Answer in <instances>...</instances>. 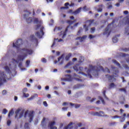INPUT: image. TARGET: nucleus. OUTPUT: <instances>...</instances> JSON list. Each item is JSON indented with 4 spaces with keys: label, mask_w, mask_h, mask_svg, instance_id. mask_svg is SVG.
I'll return each instance as SVG.
<instances>
[{
    "label": "nucleus",
    "mask_w": 129,
    "mask_h": 129,
    "mask_svg": "<svg viewBox=\"0 0 129 129\" xmlns=\"http://www.w3.org/2000/svg\"><path fill=\"white\" fill-rule=\"evenodd\" d=\"M114 20L111 22L110 24L108 25V27L105 29V31L103 33V35H107V37H109L110 33H111V31H109V28H108L110 25H113L114 24Z\"/></svg>",
    "instance_id": "6e6552de"
},
{
    "label": "nucleus",
    "mask_w": 129,
    "mask_h": 129,
    "mask_svg": "<svg viewBox=\"0 0 129 129\" xmlns=\"http://www.w3.org/2000/svg\"><path fill=\"white\" fill-rule=\"evenodd\" d=\"M24 127L26 129H30V127L29 126V124L28 123H25L24 125Z\"/></svg>",
    "instance_id": "f704fd0d"
},
{
    "label": "nucleus",
    "mask_w": 129,
    "mask_h": 129,
    "mask_svg": "<svg viewBox=\"0 0 129 129\" xmlns=\"http://www.w3.org/2000/svg\"><path fill=\"white\" fill-rule=\"evenodd\" d=\"M125 120V118L123 117L122 119L120 120V122H123V121Z\"/></svg>",
    "instance_id": "4d7b16f0"
},
{
    "label": "nucleus",
    "mask_w": 129,
    "mask_h": 129,
    "mask_svg": "<svg viewBox=\"0 0 129 129\" xmlns=\"http://www.w3.org/2000/svg\"><path fill=\"white\" fill-rule=\"evenodd\" d=\"M53 125H55V121L49 123L48 126L50 129H57V127L53 126Z\"/></svg>",
    "instance_id": "9b49d317"
},
{
    "label": "nucleus",
    "mask_w": 129,
    "mask_h": 129,
    "mask_svg": "<svg viewBox=\"0 0 129 129\" xmlns=\"http://www.w3.org/2000/svg\"><path fill=\"white\" fill-rule=\"evenodd\" d=\"M112 69L113 73H114V74H115L116 75V74H117L119 72L118 69L115 67H113L112 68Z\"/></svg>",
    "instance_id": "dca6fc26"
},
{
    "label": "nucleus",
    "mask_w": 129,
    "mask_h": 129,
    "mask_svg": "<svg viewBox=\"0 0 129 129\" xmlns=\"http://www.w3.org/2000/svg\"><path fill=\"white\" fill-rule=\"evenodd\" d=\"M7 84L6 81H0V87L1 86H4V85H5Z\"/></svg>",
    "instance_id": "bb28decb"
},
{
    "label": "nucleus",
    "mask_w": 129,
    "mask_h": 129,
    "mask_svg": "<svg viewBox=\"0 0 129 129\" xmlns=\"http://www.w3.org/2000/svg\"><path fill=\"white\" fill-rule=\"evenodd\" d=\"M72 126V122H71L68 126H65L64 129H71Z\"/></svg>",
    "instance_id": "4be33fe9"
},
{
    "label": "nucleus",
    "mask_w": 129,
    "mask_h": 129,
    "mask_svg": "<svg viewBox=\"0 0 129 129\" xmlns=\"http://www.w3.org/2000/svg\"><path fill=\"white\" fill-rule=\"evenodd\" d=\"M56 53L57 56H59V55H60V51H56Z\"/></svg>",
    "instance_id": "69168bd1"
},
{
    "label": "nucleus",
    "mask_w": 129,
    "mask_h": 129,
    "mask_svg": "<svg viewBox=\"0 0 129 129\" xmlns=\"http://www.w3.org/2000/svg\"><path fill=\"white\" fill-rule=\"evenodd\" d=\"M18 66L20 68H22V67L23 66V62H19Z\"/></svg>",
    "instance_id": "09e8293b"
},
{
    "label": "nucleus",
    "mask_w": 129,
    "mask_h": 129,
    "mask_svg": "<svg viewBox=\"0 0 129 129\" xmlns=\"http://www.w3.org/2000/svg\"><path fill=\"white\" fill-rule=\"evenodd\" d=\"M41 61L43 63H46L47 62V59H46L45 58H43Z\"/></svg>",
    "instance_id": "49530a36"
},
{
    "label": "nucleus",
    "mask_w": 129,
    "mask_h": 129,
    "mask_svg": "<svg viewBox=\"0 0 129 129\" xmlns=\"http://www.w3.org/2000/svg\"><path fill=\"white\" fill-rule=\"evenodd\" d=\"M87 38V35H84L82 37H78L76 38V40H80L79 41H77L76 43V46H79V45H80V43H82V42H84L85 40V39H86Z\"/></svg>",
    "instance_id": "0eeeda50"
},
{
    "label": "nucleus",
    "mask_w": 129,
    "mask_h": 129,
    "mask_svg": "<svg viewBox=\"0 0 129 129\" xmlns=\"http://www.w3.org/2000/svg\"><path fill=\"white\" fill-rule=\"evenodd\" d=\"M0 81H7V76L5 74H3L0 77Z\"/></svg>",
    "instance_id": "f8f14e48"
},
{
    "label": "nucleus",
    "mask_w": 129,
    "mask_h": 129,
    "mask_svg": "<svg viewBox=\"0 0 129 129\" xmlns=\"http://www.w3.org/2000/svg\"><path fill=\"white\" fill-rule=\"evenodd\" d=\"M7 93H8V91H7V90H4L2 91L3 95H7Z\"/></svg>",
    "instance_id": "72a5a7b5"
},
{
    "label": "nucleus",
    "mask_w": 129,
    "mask_h": 129,
    "mask_svg": "<svg viewBox=\"0 0 129 129\" xmlns=\"http://www.w3.org/2000/svg\"><path fill=\"white\" fill-rule=\"evenodd\" d=\"M112 61L113 62V63H114V64H115L116 65H117V66H118V67H120V64L118 62H117L116 60L112 59Z\"/></svg>",
    "instance_id": "412c9836"
},
{
    "label": "nucleus",
    "mask_w": 129,
    "mask_h": 129,
    "mask_svg": "<svg viewBox=\"0 0 129 129\" xmlns=\"http://www.w3.org/2000/svg\"><path fill=\"white\" fill-rule=\"evenodd\" d=\"M35 98V96H31L29 98H28V100L30 101V100H32V99H34Z\"/></svg>",
    "instance_id": "4c0bfd02"
},
{
    "label": "nucleus",
    "mask_w": 129,
    "mask_h": 129,
    "mask_svg": "<svg viewBox=\"0 0 129 129\" xmlns=\"http://www.w3.org/2000/svg\"><path fill=\"white\" fill-rule=\"evenodd\" d=\"M68 108L63 107V108H62V110H63V111H65L67 110Z\"/></svg>",
    "instance_id": "bf43d9fd"
},
{
    "label": "nucleus",
    "mask_w": 129,
    "mask_h": 129,
    "mask_svg": "<svg viewBox=\"0 0 129 129\" xmlns=\"http://www.w3.org/2000/svg\"><path fill=\"white\" fill-rule=\"evenodd\" d=\"M75 21H72L71 20H67L66 23L69 24V25H72Z\"/></svg>",
    "instance_id": "c85d7f7f"
},
{
    "label": "nucleus",
    "mask_w": 129,
    "mask_h": 129,
    "mask_svg": "<svg viewBox=\"0 0 129 129\" xmlns=\"http://www.w3.org/2000/svg\"><path fill=\"white\" fill-rule=\"evenodd\" d=\"M121 51H123V52H128L129 51V48H121Z\"/></svg>",
    "instance_id": "c756f323"
},
{
    "label": "nucleus",
    "mask_w": 129,
    "mask_h": 129,
    "mask_svg": "<svg viewBox=\"0 0 129 129\" xmlns=\"http://www.w3.org/2000/svg\"><path fill=\"white\" fill-rule=\"evenodd\" d=\"M65 9H69V7H62L60 8V10H65Z\"/></svg>",
    "instance_id": "864d4df0"
},
{
    "label": "nucleus",
    "mask_w": 129,
    "mask_h": 129,
    "mask_svg": "<svg viewBox=\"0 0 129 129\" xmlns=\"http://www.w3.org/2000/svg\"><path fill=\"white\" fill-rule=\"evenodd\" d=\"M75 108H79L80 107V105L79 104H75Z\"/></svg>",
    "instance_id": "8fccbe9b"
},
{
    "label": "nucleus",
    "mask_w": 129,
    "mask_h": 129,
    "mask_svg": "<svg viewBox=\"0 0 129 129\" xmlns=\"http://www.w3.org/2000/svg\"><path fill=\"white\" fill-rule=\"evenodd\" d=\"M34 22L36 24H39V25H36V28L35 30L36 31H37V30H39L40 29V32H37L35 33L36 36L38 37L39 39H41L43 36H44V26H42L41 25V21H39V19L38 18H34Z\"/></svg>",
    "instance_id": "7ed1b4c3"
},
{
    "label": "nucleus",
    "mask_w": 129,
    "mask_h": 129,
    "mask_svg": "<svg viewBox=\"0 0 129 129\" xmlns=\"http://www.w3.org/2000/svg\"><path fill=\"white\" fill-rule=\"evenodd\" d=\"M63 57H64V54H61V56L58 58V61L54 60V64H57V63H58V62L60 61V59H62V58H63Z\"/></svg>",
    "instance_id": "6ab92c4d"
},
{
    "label": "nucleus",
    "mask_w": 129,
    "mask_h": 129,
    "mask_svg": "<svg viewBox=\"0 0 129 129\" xmlns=\"http://www.w3.org/2000/svg\"><path fill=\"white\" fill-rule=\"evenodd\" d=\"M90 69H88L87 71L86 74H84V73L80 72L83 71V68L82 67H80L79 64H77L75 67H74V70L76 71V72H78L79 71V74H82L84 75V76H86V77H89V78H92V76L91 75L90 73L93 72V75L95 77H98V72L102 70V71H104V69L103 67L101 66H93L92 65L90 66Z\"/></svg>",
    "instance_id": "f257e3e1"
},
{
    "label": "nucleus",
    "mask_w": 129,
    "mask_h": 129,
    "mask_svg": "<svg viewBox=\"0 0 129 129\" xmlns=\"http://www.w3.org/2000/svg\"><path fill=\"white\" fill-rule=\"evenodd\" d=\"M126 61L129 64V57L126 59Z\"/></svg>",
    "instance_id": "774afa93"
},
{
    "label": "nucleus",
    "mask_w": 129,
    "mask_h": 129,
    "mask_svg": "<svg viewBox=\"0 0 129 129\" xmlns=\"http://www.w3.org/2000/svg\"><path fill=\"white\" fill-rule=\"evenodd\" d=\"M95 31V27H93L91 28V32L93 33Z\"/></svg>",
    "instance_id": "79ce46f5"
},
{
    "label": "nucleus",
    "mask_w": 129,
    "mask_h": 129,
    "mask_svg": "<svg viewBox=\"0 0 129 129\" xmlns=\"http://www.w3.org/2000/svg\"><path fill=\"white\" fill-rule=\"evenodd\" d=\"M70 28V25H69L66 28L65 31L63 32V36H62V39H64L65 37H66V35L67 34V32H68V29Z\"/></svg>",
    "instance_id": "ddd939ff"
},
{
    "label": "nucleus",
    "mask_w": 129,
    "mask_h": 129,
    "mask_svg": "<svg viewBox=\"0 0 129 129\" xmlns=\"http://www.w3.org/2000/svg\"><path fill=\"white\" fill-rule=\"evenodd\" d=\"M89 23H90L89 25H91L93 22H94V20H89L87 21Z\"/></svg>",
    "instance_id": "ea45409f"
},
{
    "label": "nucleus",
    "mask_w": 129,
    "mask_h": 129,
    "mask_svg": "<svg viewBox=\"0 0 129 129\" xmlns=\"http://www.w3.org/2000/svg\"><path fill=\"white\" fill-rule=\"evenodd\" d=\"M112 118L115 119L116 118H119V116L117 115H115V116L112 117ZM119 118H120V117H119Z\"/></svg>",
    "instance_id": "de8ad7c7"
},
{
    "label": "nucleus",
    "mask_w": 129,
    "mask_h": 129,
    "mask_svg": "<svg viewBox=\"0 0 129 129\" xmlns=\"http://www.w3.org/2000/svg\"><path fill=\"white\" fill-rule=\"evenodd\" d=\"M112 8V5H109L107 9H111Z\"/></svg>",
    "instance_id": "338daca9"
},
{
    "label": "nucleus",
    "mask_w": 129,
    "mask_h": 129,
    "mask_svg": "<svg viewBox=\"0 0 129 129\" xmlns=\"http://www.w3.org/2000/svg\"><path fill=\"white\" fill-rule=\"evenodd\" d=\"M82 8L81 7L78 8L77 10H76L75 12H74L73 14L74 15H78L81 12V10Z\"/></svg>",
    "instance_id": "f3484780"
},
{
    "label": "nucleus",
    "mask_w": 129,
    "mask_h": 129,
    "mask_svg": "<svg viewBox=\"0 0 129 129\" xmlns=\"http://www.w3.org/2000/svg\"><path fill=\"white\" fill-rule=\"evenodd\" d=\"M82 30H83V29L82 27L80 28V29L78 31V33H77L78 36H79V35H80V34H81V32H82Z\"/></svg>",
    "instance_id": "2f4dec72"
},
{
    "label": "nucleus",
    "mask_w": 129,
    "mask_h": 129,
    "mask_svg": "<svg viewBox=\"0 0 129 129\" xmlns=\"http://www.w3.org/2000/svg\"><path fill=\"white\" fill-rule=\"evenodd\" d=\"M29 96H30V95L29 94V93H24L23 94V97H24L25 98H27Z\"/></svg>",
    "instance_id": "a878e982"
},
{
    "label": "nucleus",
    "mask_w": 129,
    "mask_h": 129,
    "mask_svg": "<svg viewBox=\"0 0 129 129\" xmlns=\"http://www.w3.org/2000/svg\"><path fill=\"white\" fill-rule=\"evenodd\" d=\"M28 91V89L27 88H25L23 89L22 90V93H26Z\"/></svg>",
    "instance_id": "e433bc0d"
},
{
    "label": "nucleus",
    "mask_w": 129,
    "mask_h": 129,
    "mask_svg": "<svg viewBox=\"0 0 129 129\" xmlns=\"http://www.w3.org/2000/svg\"><path fill=\"white\" fill-rule=\"evenodd\" d=\"M122 55L123 57H125V56H129V54H126L125 53H122Z\"/></svg>",
    "instance_id": "052dcab7"
},
{
    "label": "nucleus",
    "mask_w": 129,
    "mask_h": 129,
    "mask_svg": "<svg viewBox=\"0 0 129 129\" xmlns=\"http://www.w3.org/2000/svg\"><path fill=\"white\" fill-rule=\"evenodd\" d=\"M83 11H85V12H86L87 11H89V10H90V9L87 8V7L86 6H84L83 8Z\"/></svg>",
    "instance_id": "7c9ffc66"
},
{
    "label": "nucleus",
    "mask_w": 129,
    "mask_h": 129,
    "mask_svg": "<svg viewBox=\"0 0 129 129\" xmlns=\"http://www.w3.org/2000/svg\"><path fill=\"white\" fill-rule=\"evenodd\" d=\"M123 67H124V68H126V69H129L128 66L126 64H123Z\"/></svg>",
    "instance_id": "a18cd8bd"
},
{
    "label": "nucleus",
    "mask_w": 129,
    "mask_h": 129,
    "mask_svg": "<svg viewBox=\"0 0 129 129\" xmlns=\"http://www.w3.org/2000/svg\"><path fill=\"white\" fill-rule=\"evenodd\" d=\"M106 77L108 79L109 81H115L114 76H110L109 75H106Z\"/></svg>",
    "instance_id": "9d476101"
},
{
    "label": "nucleus",
    "mask_w": 129,
    "mask_h": 129,
    "mask_svg": "<svg viewBox=\"0 0 129 129\" xmlns=\"http://www.w3.org/2000/svg\"><path fill=\"white\" fill-rule=\"evenodd\" d=\"M93 115L98 116H104L105 117H108V115L104 114V113L102 111H100L99 112L93 113Z\"/></svg>",
    "instance_id": "1a4fd4ad"
},
{
    "label": "nucleus",
    "mask_w": 129,
    "mask_h": 129,
    "mask_svg": "<svg viewBox=\"0 0 129 129\" xmlns=\"http://www.w3.org/2000/svg\"><path fill=\"white\" fill-rule=\"evenodd\" d=\"M11 123H12V121H11V120H8L7 121V125H8V126H10V125H11Z\"/></svg>",
    "instance_id": "a19ab883"
},
{
    "label": "nucleus",
    "mask_w": 129,
    "mask_h": 129,
    "mask_svg": "<svg viewBox=\"0 0 129 129\" xmlns=\"http://www.w3.org/2000/svg\"><path fill=\"white\" fill-rule=\"evenodd\" d=\"M84 29L85 32H87V31H88V26H87L86 25H84Z\"/></svg>",
    "instance_id": "473e14b6"
},
{
    "label": "nucleus",
    "mask_w": 129,
    "mask_h": 129,
    "mask_svg": "<svg viewBox=\"0 0 129 129\" xmlns=\"http://www.w3.org/2000/svg\"><path fill=\"white\" fill-rule=\"evenodd\" d=\"M46 118H43L42 119V121H41V125L42 126H44V125H45L46 124Z\"/></svg>",
    "instance_id": "5701e85b"
},
{
    "label": "nucleus",
    "mask_w": 129,
    "mask_h": 129,
    "mask_svg": "<svg viewBox=\"0 0 129 129\" xmlns=\"http://www.w3.org/2000/svg\"><path fill=\"white\" fill-rule=\"evenodd\" d=\"M43 105H44V106H48V104L47 103V102L46 101H44L43 102Z\"/></svg>",
    "instance_id": "603ef678"
},
{
    "label": "nucleus",
    "mask_w": 129,
    "mask_h": 129,
    "mask_svg": "<svg viewBox=\"0 0 129 129\" xmlns=\"http://www.w3.org/2000/svg\"><path fill=\"white\" fill-rule=\"evenodd\" d=\"M117 37H116V36H115L112 38V41L113 43H117Z\"/></svg>",
    "instance_id": "cd10ccee"
},
{
    "label": "nucleus",
    "mask_w": 129,
    "mask_h": 129,
    "mask_svg": "<svg viewBox=\"0 0 129 129\" xmlns=\"http://www.w3.org/2000/svg\"><path fill=\"white\" fill-rule=\"evenodd\" d=\"M21 45H23V40L22 39H19L15 43H13V46L14 48H16V49H19Z\"/></svg>",
    "instance_id": "423d86ee"
},
{
    "label": "nucleus",
    "mask_w": 129,
    "mask_h": 129,
    "mask_svg": "<svg viewBox=\"0 0 129 129\" xmlns=\"http://www.w3.org/2000/svg\"><path fill=\"white\" fill-rule=\"evenodd\" d=\"M26 22L28 24H31L33 22V18L32 17H29L26 19Z\"/></svg>",
    "instance_id": "a211bd4d"
},
{
    "label": "nucleus",
    "mask_w": 129,
    "mask_h": 129,
    "mask_svg": "<svg viewBox=\"0 0 129 129\" xmlns=\"http://www.w3.org/2000/svg\"><path fill=\"white\" fill-rule=\"evenodd\" d=\"M89 37L90 39H93V38H94V36H93V35H91V34L89 35Z\"/></svg>",
    "instance_id": "13d9d810"
},
{
    "label": "nucleus",
    "mask_w": 129,
    "mask_h": 129,
    "mask_svg": "<svg viewBox=\"0 0 129 129\" xmlns=\"http://www.w3.org/2000/svg\"><path fill=\"white\" fill-rule=\"evenodd\" d=\"M13 114H14V110H13V109H12V110L10 111V112H9V114H8V117H11V116H12V115H13Z\"/></svg>",
    "instance_id": "393cba45"
},
{
    "label": "nucleus",
    "mask_w": 129,
    "mask_h": 129,
    "mask_svg": "<svg viewBox=\"0 0 129 129\" xmlns=\"http://www.w3.org/2000/svg\"><path fill=\"white\" fill-rule=\"evenodd\" d=\"M119 91H121V92H124L125 93V89H119Z\"/></svg>",
    "instance_id": "c03bdc74"
},
{
    "label": "nucleus",
    "mask_w": 129,
    "mask_h": 129,
    "mask_svg": "<svg viewBox=\"0 0 129 129\" xmlns=\"http://www.w3.org/2000/svg\"><path fill=\"white\" fill-rule=\"evenodd\" d=\"M99 98L100 100H101V101L102 102V103L104 104V101L103 100V99H102V98H101V97H99Z\"/></svg>",
    "instance_id": "3c124183"
},
{
    "label": "nucleus",
    "mask_w": 129,
    "mask_h": 129,
    "mask_svg": "<svg viewBox=\"0 0 129 129\" xmlns=\"http://www.w3.org/2000/svg\"><path fill=\"white\" fill-rule=\"evenodd\" d=\"M72 56V54L71 53H69L66 56V60L67 61H69V60L70 59V57Z\"/></svg>",
    "instance_id": "aec40b11"
},
{
    "label": "nucleus",
    "mask_w": 129,
    "mask_h": 129,
    "mask_svg": "<svg viewBox=\"0 0 129 129\" xmlns=\"http://www.w3.org/2000/svg\"><path fill=\"white\" fill-rule=\"evenodd\" d=\"M70 65H71V63L70 62L68 63L66 65V68H67L69 67V66H70Z\"/></svg>",
    "instance_id": "5fc2aeb1"
},
{
    "label": "nucleus",
    "mask_w": 129,
    "mask_h": 129,
    "mask_svg": "<svg viewBox=\"0 0 129 129\" xmlns=\"http://www.w3.org/2000/svg\"><path fill=\"white\" fill-rule=\"evenodd\" d=\"M30 63H31V61L30 60H28L26 61V64L27 67H29V66L30 65Z\"/></svg>",
    "instance_id": "58836bf2"
},
{
    "label": "nucleus",
    "mask_w": 129,
    "mask_h": 129,
    "mask_svg": "<svg viewBox=\"0 0 129 129\" xmlns=\"http://www.w3.org/2000/svg\"><path fill=\"white\" fill-rule=\"evenodd\" d=\"M103 7H104V5L101 4L100 5L98 6V9H97V11L98 12H102V9H103Z\"/></svg>",
    "instance_id": "4468645a"
},
{
    "label": "nucleus",
    "mask_w": 129,
    "mask_h": 129,
    "mask_svg": "<svg viewBox=\"0 0 129 129\" xmlns=\"http://www.w3.org/2000/svg\"><path fill=\"white\" fill-rule=\"evenodd\" d=\"M103 95H104L105 98H106V99H107V98L106 96H105V91H104L103 92Z\"/></svg>",
    "instance_id": "680f3d73"
},
{
    "label": "nucleus",
    "mask_w": 129,
    "mask_h": 129,
    "mask_svg": "<svg viewBox=\"0 0 129 129\" xmlns=\"http://www.w3.org/2000/svg\"><path fill=\"white\" fill-rule=\"evenodd\" d=\"M30 39L31 41H35V42H38V39L35 37V35H34V34L31 35L30 36Z\"/></svg>",
    "instance_id": "2eb2a0df"
},
{
    "label": "nucleus",
    "mask_w": 129,
    "mask_h": 129,
    "mask_svg": "<svg viewBox=\"0 0 129 129\" xmlns=\"http://www.w3.org/2000/svg\"><path fill=\"white\" fill-rule=\"evenodd\" d=\"M66 78H61V81H72L73 79L76 80L77 81H82V80L79 79L80 77L78 76V75H76V74H74V76L75 78H72V76L71 75H64Z\"/></svg>",
    "instance_id": "39448f33"
},
{
    "label": "nucleus",
    "mask_w": 129,
    "mask_h": 129,
    "mask_svg": "<svg viewBox=\"0 0 129 129\" xmlns=\"http://www.w3.org/2000/svg\"><path fill=\"white\" fill-rule=\"evenodd\" d=\"M21 51H24L26 52L25 53H24V55H19L18 56V61H17V63L18 62H20V61H23L25 59V58L28 56V55H32L33 54V53H34V50L32 49H28V48H22L21 49Z\"/></svg>",
    "instance_id": "20e7f679"
},
{
    "label": "nucleus",
    "mask_w": 129,
    "mask_h": 129,
    "mask_svg": "<svg viewBox=\"0 0 129 129\" xmlns=\"http://www.w3.org/2000/svg\"><path fill=\"white\" fill-rule=\"evenodd\" d=\"M5 69L6 72H8V73H11V70H10V68H9V67L8 66L5 67Z\"/></svg>",
    "instance_id": "b1692460"
},
{
    "label": "nucleus",
    "mask_w": 129,
    "mask_h": 129,
    "mask_svg": "<svg viewBox=\"0 0 129 129\" xmlns=\"http://www.w3.org/2000/svg\"><path fill=\"white\" fill-rule=\"evenodd\" d=\"M15 118L16 119H20L22 118L23 116H24L25 118H27L29 122H31L33 120L34 117V112L30 111L29 112V111H25V110L21 109L20 108L17 109L15 111Z\"/></svg>",
    "instance_id": "f03ea898"
},
{
    "label": "nucleus",
    "mask_w": 129,
    "mask_h": 129,
    "mask_svg": "<svg viewBox=\"0 0 129 129\" xmlns=\"http://www.w3.org/2000/svg\"><path fill=\"white\" fill-rule=\"evenodd\" d=\"M115 86V85H114V84L111 83V84L109 85V87L110 89H111V88H113Z\"/></svg>",
    "instance_id": "c9c22d12"
},
{
    "label": "nucleus",
    "mask_w": 129,
    "mask_h": 129,
    "mask_svg": "<svg viewBox=\"0 0 129 129\" xmlns=\"http://www.w3.org/2000/svg\"><path fill=\"white\" fill-rule=\"evenodd\" d=\"M124 15H128V11H125L123 12Z\"/></svg>",
    "instance_id": "6e6d98bb"
},
{
    "label": "nucleus",
    "mask_w": 129,
    "mask_h": 129,
    "mask_svg": "<svg viewBox=\"0 0 129 129\" xmlns=\"http://www.w3.org/2000/svg\"><path fill=\"white\" fill-rule=\"evenodd\" d=\"M8 110H7L6 109H4L3 111V113H4V114H6Z\"/></svg>",
    "instance_id": "37998d69"
},
{
    "label": "nucleus",
    "mask_w": 129,
    "mask_h": 129,
    "mask_svg": "<svg viewBox=\"0 0 129 129\" xmlns=\"http://www.w3.org/2000/svg\"><path fill=\"white\" fill-rule=\"evenodd\" d=\"M63 106H65V105H68V103L67 102H64L62 104Z\"/></svg>",
    "instance_id": "e2e57ef3"
},
{
    "label": "nucleus",
    "mask_w": 129,
    "mask_h": 129,
    "mask_svg": "<svg viewBox=\"0 0 129 129\" xmlns=\"http://www.w3.org/2000/svg\"><path fill=\"white\" fill-rule=\"evenodd\" d=\"M64 6H65L66 8H67V7H68V6H69V3H65Z\"/></svg>",
    "instance_id": "0e129e2a"
}]
</instances>
